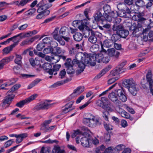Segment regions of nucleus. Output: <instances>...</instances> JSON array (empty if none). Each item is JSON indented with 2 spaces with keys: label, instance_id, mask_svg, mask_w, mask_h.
<instances>
[{
  "label": "nucleus",
  "instance_id": "f257e3e1",
  "mask_svg": "<svg viewBox=\"0 0 153 153\" xmlns=\"http://www.w3.org/2000/svg\"><path fill=\"white\" fill-rule=\"evenodd\" d=\"M93 54H88L85 53H77L75 55V59L72 61L73 63L77 64L79 67L81 68L79 73L82 72L85 69V66L94 65L95 59L94 56H92Z\"/></svg>",
  "mask_w": 153,
  "mask_h": 153
},
{
  "label": "nucleus",
  "instance_id": "f03ea898",
  "mask_svg": "<svg viewBox=\"0 0 153 153\" xmlns=\"http://www.w3.org/2000/svg\"><path fill=\"white\" fill-rule=\"evenodd\" d=\"M118 97L122 102H125L127 100V98L123 88L115 90L114 92H111L108 95V98L110 100L115 102L117 105L120 106L121 105V102L118 100Z\"/></svg>",
  "mask_w": 153,
  "mask_h": 153
},
{
  "label": "nucleus",
  "instance_id": "7ed1b4c3",
  "mask_svg": "<svg viewBox=\"0 0 153 153\" xmlns=\"http://www.w3.org/2000/svg\"><path fill=\"white\" fill-rule=\"evenodd\" d=\"M122 84L123 86L128 89L129 91L132 95H136L139 89L137 87V84L132 78L124 79Z\"/></svg>",
  "mask_w": 153,
  "mask_h": 153
},
{
  "label": "nucleus",
  "instance_id": "20e7f679",
  "mask_svg": "<svg viewBox=\"0 0 153 153\" xmlns=\"http://www.w3.org/2000/svg\"><path fill=\"white\" fill-rule=\"evenodd\" d=\"M103 10L105 13L103 14V17L106 21L111 22L112 18H115L117 17V13L116 12L111 10V6L106 4L103 7Z\"/></svg>",
  "mask_w": 153,
  "mask_h": 153
},
{
  "label": "nucleus",
  "instance_id": "39448f33",
  "mask_svg": "<svg viewBox=\"0 0 153 153\" xmlns=\"http://www.w3.org/2000/svg\"><path fill=\"white\" fill-rule=\"evenodd\" d=\"M59 34L60 36L66 41L68 42L70 41L71 35L68 27L65 26L62 27L60 29Z\"/></svg>",
  "mask_w": 153,
  "mask_h": 153
},
{
  "label": "nucleus",
  "instance_id": "423d86ee",
  "mask_svg": "<svg viewBox=\"0 0 153 153\" xmlns=\"http://www.w3.org/2000/svg\"><path fill=\"white\" fill-rule=\"evenodd\" d=\"M74 63L71 62L70 58H68L66 59L64 64L68 74L71 75L75 73V70L74 67L76 64Z\"/></svg>",
  "mask_w": 153,
  "mask_h": 153
},
{
  "label": "nucleus",
  "instance_id": "0eeeda50",
  "mask_svg": "<svg viewBox=\"0 0 153 153\" xmlns=\"http://www.w3.org/2000/svg\"><path fill=\"white\" fill-rule=\"evenodd\" d=\"M51 105L45 101H41L36 104L33 108V110L35 111H38L41 110H48Z\"/></svg>",
  "mask_w": 153,
  "mask_h": 153
},
{
  "label": "nucleus",
  "instance_id": "6e6552de",
  "mask_svg": "<svg viewBox=\"0 0 153 153\" xmlns=\"http://www.w3.org/2000/svg\"><path fill=\"white\" fill-rule=\"evenodd\" d=\"M146 20H149V22L144 21L143 23V24L146 26H147V27L143 30L142 33L143 35V39L147 40L148 39V36H147L146 38L145 36H146L147 32L149 31L152 27H153V21H152L150 19H146Z\"/></svg>",
  "mask_w": 153,
  "mask_h": 153
},
{
  "label": "nucleus",
  "instance_id": "1a4fd4ad",
  "mask_svg": "<svg viewBox=\"0 0 153 153\" xmlns=\"http://www.w3.org/2000/svg\"><path fill=\"white\" fill-rule=\"evenodd\" d=\"M92 56H94L95 57L94 61V65H91L92 66H94L96 64V62L97 61L98 63L103 62L104 63H107L110 60L109 57L108 56L105 57L100 56L99 55H96L95 54H93L92 55Z\"/></svg>",
  "mask_w": 153,
  "mask_h": 153
},
{
  "label": "nucleus",
  "instance_id": "9d476101",
  "mask_svg": "<svg viewBox=\"0 0 153 153\" xmlns=\"http://www.w3.org/2000/svg\"><path fill=\"white\" fill-rule=\"evenodd\" d=\"M10 93V94H8L4 97L2 102V107H4L6 104L7 105L6 107H8L11 103L12 100L14 98L15 95L13 94Z\"/></svg>",
  "mask_w": 153,
  "mask_h": 153
},
{
  "label": "nucleus",
  "instance_id": "9b49d317",
  "mask_svg": "<svg viewBox=\"0 0 153 153\" xmlns=\"http://www.w3.org/2000/svg\"><path fill=\"white\" fill-rule=\"evenodd\" d=\"M108 54L109 57H111L112 59L115 60L118 58L120 53L116 50L114 48L108 49L107 50Z\"/></svg>",
  "mask_w": 153,
  "mask_h": 153
},
{
  "label": "nucleus",
  "instance_id": "f8f14e48",
  "mask_svg": "<svg viewBox=\"0 0 153 153\" xmlns=\"http://www.w3.org/2000/svg\"><path fill=\"white\" fill-rule=\"evenodd\" d=\"M142 29V25L139 23L136 25L134 23L130 27L129 30L130 32L132 31V34L134 36H136V33Z\"/></svg>",
  "mask_w": 153,
  "mask_h": 153
},
{
  "label": "nucleus",
  "instance_id": "ddd939ff",
  "mask_svg": "<svg viewBox=\"0 0 153 153\" xmlns=\"http://www.w3.org/2000/svg\"><path fill=\"white\" fill-rule=\"evenodd\" d=\"M14 56H10L6 57L2 59L0 61V70L3 69L4 65L12 61L13 58Z\"/></svg>",
  "mask_w": 153,
  "mask_h": 153
},
{
  "label": "nucleus",
  "instance_id": "4468645a",
  "mask_svg": "<svg viewBox=\"0 0 153 153\" xmlns=\"http://www.w3.org/2000/svg\"><path fill=\"white\" fill-rule=\"evenodd\" d=\"M100 33L98 32L94 31V33L92 32L91 35L89 37L88 41L91 43L95 44L97 41V36H100Z\"/></svg>",
  "mask_w": 153,
  "mask_h": 153
},
{
  "label": "nucleus",
  "instance_id": "2eb2a0df",
  "mask_svg": "<svg viewBox=\"0 0 153 153\" xmlns=\"http://www.w3.org/2000/svg\"><path fill=\"white\" fill-rule=\"evenodd\" d=\"M51 7L50 6V5H48L47 6H41L37 7L38 8L37 10V13L41 12L45 14V15H48L50 13V11L49 10H48V9Z\"/></svg>",
  "mask_w": 153,
  "mask_h": 153
},
{
  "label": "nucleus",
  "instance_id": "dca6fc26",
  "mask_svg": "<svg viewBox=\"0 0 153 153\" xmlns=\"http://www.w3.org/2000/svg\"><path fill=\"white\" fill-rule=\"evenodd\" d=\"M74 101H71L69 102L66 104L64 107H62L63 108L62 110V113L63 114H65L68 112L74 109V108H73L72 109L70 108L73 105Z\"/></svg>",
  "mask_w": 153,
  "mask_h": 153
},
{
  "label": "nucleus",
  "instance_id": "f3484780",
  "mask_svg": "<svg viewBox=\"0 0 153 153\" xmlns=\"http://www.w3.org/2000/svg\"><path fill=\"white\" fill-rule=\"evenodd\" d=\"M101 10L102 9H100L94 16L95 20L96 22H99L100 21L102 22L106 21L105 18L103 17V14L102 15L100 12Z\"/></svg>",
  "mask_w": 153,
  "mask_h": 153
},
{
  "label": "nucleus",
  "instance_id": "a211bd4d",
  "mask_svg": "<svg viewBox=\"0 0 153 153\" xmlns=\"http://www.w3.org/2000/svg\"><path fill=\"white\" fill-rule=\"evenodd\" d=\"M52 67V64L48 62H45L42 66V68L43 69L50 75H52L51 68Z\"/></svg>",
  "mask_w": 153,
  "mask_h": 153
},
{
  "label": "nucleus",
  "instance_id": "6ab92c4d",
  "mask_svg": "<svg viewBox=\"0 0 153 153\" xmlns=\"http://www.w3.org/2000/svg\"><path fill=\"white\" fill-rule=\"evenodd\" d=\"M91 117H92V122L91 123H92L93 125L91 126V127H95L97 126L100 125L101 124V122H100V118L99 117H96L94 116H92L91 114H90Z\"/></svg>",
  "mask_w": 153,
  "mask_h": 153
},
{
  "label": "nucleus",
  "instance_id": "aec40b11",
  "mask_svg": "<svg viewBox=\"0 0 153 153\" xmlns=\"http://www.w3.org/2000/svg\"><path fill=\"white\" fill-rule=\"evenodd\" d=\"M111 68V66L110 65H108L104 69L102 70L101 72L99 73L95 77V79H98L100 78L106 72L110 70Z\"/></svg>",
  "mask_w": 153,
  "mask_h": 153
},
{
  "label": "nucleus",
  "instance_id": "412c9836",
  "mask_svg": "<svg viewBox=\"0 0 153 153\" xmlns=\"http://www.w3.org/2000/svg\"><path fill=\"white\" fill-rule=\"evenodd\" d=\"M94 31L92 29L90 28L88 26H86L85 30L82 32L85 37L87 38L89 37L91 35L92 32L94 33Z\"/></svg>",
  "mask_w": 153,
  "mask_h": 153
},
{
  "label": "nucleus",
  "instance_id": "4be33fe9",
  "mask_svg": "<svg viewBox=\"0 0 153 153\" xmlns=\"http://www.w3.org/2000/svg\"><path fill=\"white\" fill-rule=\"evenodd\" d=\"M16 45V44L14 43L4 48L2 50L3 54H7L9 53L10 52L12 51L13 49L15 46Z\"/></svg>",
  "mask_w": 153,
  "mask_h": 153
},
{
  "label": "nucleus",
  "instance_id": "5701e85b",
  "mask_svg": "<svg viewBox=\"0 0 153 153\" xmlns=\"http://www.w3.org/2000/svg\"><path fill=\"white\" fill-rule=\"evenodd\" d=\"M27 136V134L26 133H23L17 135L16 137V143H20L23 140L24 138Z\"/></svg>",
  "mask_w": 153,
  "mask_h": 153
},
{
  "label": "nucleus",
  "instance_id": "b1692460",
  "mask_svg": "<svg viewBox=\"0 0 153 153\" xmlns=\"http://www.w3.org/2000/svg\"><path fill=\"white\" fill-rule=\"evenodd\" d=\"M81 145L85 147H88L89 146V142L88 139L86 137H82L80 140Z\"/></svg>",
  "mask_w": 153,
  "mask_h": 153
},
{
  "label": "nucleus",
  "instance_id": "393cba45",
  "mask_svg": "<svg viewBox=\"0 0 153 153\" xmlns=\"http://www.w3.org/2000/svg\"><path fill=\"white\" fill-rule=\"evenodd\" d=\"M124 27L122 24H120L118 25L114 24L113 26L112 30L113 31H116V33L119 34L120 32L123 29Z\"/></svg>",
  "mask_w": 153,
  "mask_h": 153
},
{
  "label": "nucleus",
  "instance_id": "a878e982",
  "mask_svg": "<svg viewBox=\"0 0 153 153\" xmlns=\"http://www.w3.org/2000/svg\"><path fill=\"white\" fill-rule=\"evenodd\" d=\"M35 8H31L28 10L24 13V17L26 18L30 17L34 15V13L36 12Z\"/></svg>",
  "mask_w": 153,
  "mask_h": 153
},
{
  "label": "nucleus",
  "instance_id": "bb28decb",
  "mask_svg": "<svg viewBox=\"0 0 153 153\" xmlns=\"http://www.w3.org/2000/svg\"><path fill=\"white\" fill-rule=\"evenodd\" d=\"M146 79L149 85L153 84V79L152 78V72L150 70H149L146 74Z\"/></svg>",
  "mask_w": 153,
  "mask_h": 153
},
{
  "label": "nucleus",
  "instance_id": "cd10ccee",
  "mask_svg": "<svg viewBox=\"0 0 153 153\" xmlns=\"http://www.w3.org/2000/svg\"><path fill=\"white\" fill-rule=\"evenodd\" d=\"M83 123L86 125L91 127L93 125L91 123L92 122V117H91L84 118L82 120Z\"/></svg>",
  "mask_w": 153,
  "mask_h": 153
},
{
  "label": "nucleus",
  "instance_id": "c85d7f7f",
  "mask_svg": "<svg viewBox=\"0 0 153 153\" xmlns=\"http://www.w3.org/2000/svg\"><path fill=\"white\" fill-rule=\"evenodd\" d=\"M15 82H16L14 81V79H12L6 83L1 85L0 86V89H7L5 88L6 87L12 85Z\"/></svg>",
  "mask_w": 153,
  "mask_h": 153
},
{
  "label": "nucleus",
  "instance_id": "c756f323",
  "mask_svg": "<svg viewBox=\"0 0 153 153\" xmlns=\"http://www.w3.org/2000/svg\"><path fill=\"white\" fill-rule=\"evenodd\" d=\"M74 40L77 42H80L83 38L82 34L79 32H76L73 36Z\"/></svg>",
  "mask_w": 153,
  "mask_h": 153
},
{
  "label": "nucleus",
  "instance_id": "7c9ffc66",
  "mask_svg": "<svg viewBox=\"0 0 153 153\" xmlns=\"http://www.w3.org/2000/svg\"><path fill=\"white\" fill-rule=\"evenodd\" d=\"M62 52L64 53L63 51H62L61 48L59 47L56 46L54 47L53 48L52 47V54L53 55H58L61 53Z\"/></svg>",
  "mask_w": 153,
  "mask_h": 153
},
{
  "label": "nucleus",
  "instance_id": "2f4dec72",
  "mask_svg": "<svg viewBox=\"0 0 153 153\" xmlns=\"http://www.w3.org/2000/svg\"><path fill=\"white\" fill-rule=\"evenodd\" d=\"M22 57L21 55L17 54L16 55V58L14 60V62L20 67H22Z\"/></svg>",
  "mask_w": 153,
  "mask_h": 153
},
{
  "label": "nucleus",
  "instance_id": "473e14b6",
  "mask_svg": "<svg viewBox=\"0 0 153 153\" xmlns=\"http://www.w3.org/2000/svg\"><path fill=\"white\" fill-rule=\"evenodd\" d=\"M114 42L110 39H106L104 40L102 45L105 47L106 48H109L111 47L114 44Z\"/></svg>",
  "mask_w": 153,
  "mask_h": 153
},
{
  "label": "nucleus",
  "instance_id": "72a5a7b5",
  "mask_svg": "<svg viewBox=\"0 0 153 153\" xmlns=\"http://www.w3.org/2000/svg\"><path fill=\"white\" fill-rule=\"evenodd\" d=\"M61 67V65L59 64H56L53 66V68L52 69V74L56 75L57 74V71H58L59 68Z\"/></svg>",
  "mask_w": 153,
  "mask_h": 153
},
{
  "label": "nucleus",
  "instance_id": "f704fd0d",
  "mask_svg": "<svg viewBox=\"0 0 153 153\" xmlns=\"http://www.w3.org/2000/svg\"><path fill=\"white\" fill-rule=\"evenodd\" d=\"M129 32L128 30L124 29V28L120 32L119 34L121 37L123 38H126L129 34Z\"/></svg>",
  "mask_w": 153,
  "mask_h": 153
},
{
  "label": "nucleus",
  "instance_id": "c9c22d12",
  "mask_svg": "<svg viewBox=\"0 0 153 153\" xmlns=\"http://www.w3.org/2000/svg\"><path fill=\"white\" fill-rule=\"evenodd\" d=\"M47 1L46 0H42L36 5V7L38 6H47L48 5H50V6H52V4L50 3H47Z\"/></svg>",
  "mask_w": 153,
  "mask_h": 153
},
{
  "label": "nucleus",
  "instance_id": "e433bc0d",
  "mask_svg": "<svg viewBox=\"0 0 153 153\" xmlns=\"http://www.w3.org/2000/svg\"><path fill=\"white\" fill-rule=\"evenodd\" d=\"M43 43L46 44H51V42H54V43H56V45L57 44L55 42H53L52 41V38L50 37H46L44 38L42 40Z\"/></svg>",
  "mask_w": 153,
  "mask_h": 153
},
{
  "label": "nucleus",
  "instance_id": "4c0bfd02",
  "mask_svg": "<svg viewBox=\"0 0 153 153\" xmlns=\"http://www.w3.org/2000/svg\"><path fill=\"white\" fill-rule=\"evenodd\" d=\"M41 80L39 79H35L34 81L32 82V83L30 84L28 86L27 88L28 89H30L36 85H37L40 81Z\"/></svg>",
  "mask_w": 153,
  "mask_h": 153
},
{
  "label": "nucleus",
  "instance_id": "58836bf2",
  "mask_svg": "<svg viewBox=\"0 0 153 153\" xmlns=\"http://www.w3.org/2000/svg\"><path fill=\"white\" fill-rule=\"evenodd\" d=\"M116 12V11H115ZM117 13V16H119L122 17H126V11L123 9H120L118 12L116 11Z\"/></svg>",
  "mask_w": 153,
  "mask_h": 153
},
{
  "label": "nucleus",
  "instance_id": "ea45409f",
  "mask_svg": "<svg viewBox=\"0 0 153 153\" xmlns=\"http://www.w3.org/2000/svg\"><path fill=\"white\" fill-rule=\"evenodd\" d=\"M84 87L83 86H79L74 91V93L80 94L82 93L84 91Z\"/></svg>",
  "mask_w": 153,
  "mask_h": 153
},
{
  "label": "nucleus",
  "instance_id": "a19ab883",
  "mask_svg": "<svg viewBox=\"0 0 153 153\" xmlns=\"http://www.w3.org/2000/svg\"><path fill=\"white\" fill-rule=\"evenodd\" d=\"M86 21V20H82L81 22V25H79L78 26L79 29L82 32L84 30H85V27H86V22H85V21Z\"/></svg>",
  "mask_w": 153,
  "mask_h": 153
},
{
  "label": "nucleus",
  "instance_id": "79ce46f5",
  "mask_svg": "<svg viewBox=\"0 0 153 153\" xmlns=\"http://www.w3.org/2000/svg\"><path fill=\"white\" fill-rule=\"evenodd\" d=\"M21 86V85L20 84H16L13 85L11 88L7 92V93L8 94L9 93H12V92L14 91H15L18 89Z\"/></svg>",
  "mask_w": 153,
  "mask_h": 153
},
{
  "label": "nucleus",
  "instance_id": "37998d69",
  "mask_svg": "<svg viewBox=\"0 0 153 153\" xmlns=\"http://www.w3.org/2000/svg\"><path fill=\"white\" fill-rule=\"evenodd\" d=\"M121 37L119 34L116 33V34H113L111 37V40L113 42H116L117 40H119Z\"/></svg>",
  "mask_w": 153,
  "mask_h": 153
},
{
  "label": "nucleus",
  "instance_id": "c03bdc74",
  "mask_svg": "<svg viewBox=\"0 0 153 153\" xmlns=\"http://www.w3.org/2000/svg\"><path fill=\"white\" fill-rule=\"evenodd\" d=\"M98 45L94 44L92 45L90 48V51L92 52L95 53L98 50Z\"/></svg>",
  "mask_w": 153,
  "mask_h": 153
},
{
  "label": "nucleus",
  "instance_id": "a18cd8bd",
  "mask_svg": "<svg viewBox=\"0 0 153 153\" xmlns=\"http://www.w3.org/2000/svg\"><path fill=\"white\" fill-rule=\"evenodd\" d=\"M38 96V95L37 94H34L30 96L28 98L25 99L26 100L27 103H28L30 102L35 100L36 98Z\"/></svg>",
  "mask_w": 153,
  "mask_h": 153
},
{
  "label": "nucleus",
  "instance_id": "49530a36",
  "mask_svg": "<svg viewBox=\"0 0 153 153\" xmlns=\"http://www.w3.org/2000/svg\"><path fill=\"white\" fill-rule=\"evenodd\" d=\"M104 127L105 130L108 131L113 130V127L112 125L109 124H107L105 122L103 123Z\"/></svg>",
  "mask_w": 153,
  "mask_h": 153
},
{
  "label": "nucleus",
  "instance_id": "de8ad7c7",
  "mask_svg": "<svg viewBox=\"0 0 153 153\" xmlns=\"http://www.w3.org/2000/svg\"><path fill=\"white\" fill-rule=\"evenodd\" d=\"M58 29H55L54 31L52 33L54 38L57 40H59L60 38L59 34L58 33Z\"/></svg>",
  "mask_w": 153,
  "mask_h": 153
},
{
  "label": "nucleus",
  "instance_id": "09e8293b",
  "mask_svg": "<svg viewBox=\"0 0 153 153\" xmlns=\"http://www.w3.org/2000/svg\"><path fill=\"white\" fill-rule=\"evenodd\" d=\"M102 116L104 119L106 121H109L108 116L109 113L108 111H104L102 112Z\"/></svg>",
  "mask_w": 153,
  "mask_h": 153
},
{
  "label": "nucleus",
  "instance_id": "8fccbe9b",
  "mask_svg": "<svg viewBox=\"0 0 153 153\" xmlns=\"http://www.w3.org/2000/svg\"><path fill=\"white\" fill-rule=\"evenodd\" d=\"M135 4L140 7H143L145 5V2L143 0H137L135 1Z\"/></svg>",
  "mask_w": 153,
  "mask_h": 153
},
{
  "label": "nucleus",
  "instance_id": "3c124183",
  "mask_svg": "<svg viewBox=\"0 0 153 153\" xmlns=\"http://www.w3.org/2000/svg\"><path fill=\"white\" fill-rule=\"evenodd\" d=\"M25 99L20 101V102H17L16 104V106L19 107V108H22L23 106L26 104L27 103Z\"/></svg>",
  "mask_w": 153,
  "mask_h": 153
},
{
  "label": "nucleus",
  "instance_id": "603ef678",
  "mask_svg": "<svg viewBox=\"0 0 153 153\" xmlns=\"http://www.w3.org/2000/svg\"><path fill=\"white\" fill-rule=\"evenodd\" d=\"M140 15L141 16H140L138 22H140L143 24L144 21H145V22H149V20H146V19L143 17V16L144 15L143 13H140Z\"/></svg>",
  "mask_w": 153,
  "mask_h": 153
},
{
  "label": "nucleus",
  "instance_id": "864d4df0",
  "mask_svg": "<svg viewBox=\"0 0 153 153\" xmlns=\"http://www.w3.org/2000/svg\"><path fill=\"white\" fill-rule=\"evenodd\" d=\"M119 113H120L121 116L127 119L128 117H129V116L130 114L128 113L122 109H121V111Z\"/></svg>",
  "mask_w": 153,
  "mask_h": 153
},
{
  "label": "nucleus",
  "instance_id": "5fc2aeb1",
  "mask_svg": "<svg viewBox=\"0 0 153 153\" xmlns=\"http://www.w3.org/2000/svg\"><path fill=\"white\" fill-rule=\"evenodd\" d=\"M54 56L51 57V59L53 60V62L55 63L58 62L60 59V55H54Z\"/></svg>",
  "mask_w": 153,
  "mask_h": 153
},
{
  "label": "nucleus",
  "instance_id": "6e6d98bb",
  "mask_svg": "<svg viewBox=\"0 0 153 153\" xmlns=\"http://www.w3.org/2000/svg\"><path fill=\"white\" fill-rule=\"evenodd\" d=\"M66 75V72L65 70L64 69L60 71L59 74V77L61 79H62L65 78Z\"/></svg>",
  "mask_w": 153,
  "mask_h": 153
},
{
  "label": "nucleus",
  "instance_id": "4d7b16f0",
  "mask_svg": "<svg viewBox=\"0 0 153 153\" xmlns=\"http://www.w3.org/2000/svg\"><path fill=\"white\" fill-rule=\"evenodd\" d=\"M13 140H10L4 143V147L7 148L13 144Z\"/></svg>",
  "mask_w": 153,
  "mask_h": 153
},
{
  "label": "nucleus",
  "instance_id": "13d9d810",
  "mask_svg": "<svg viewBox=\"0 0 153 153\" xmlns=\"http://www.w3.org/2000/svg\"><path fill=\"white\" fill-rule=\"evenodd\" d=\"M95 103L97 106L102 108L105 103L102 100H98L96 101Z\"/></svg>",
  "mask_w": 153,
  "mask_h": 153
},
{
  "label": "nucleus",
  "instance_id": "bf43d9fd",
  "mask_svg": "<svg viewBox=\"0 0 153 153\" xmlns=\"http://www.w3.org/2000/svg\"><path fill=\"white\" fill-rule=\"evenodd\" d=\"M43 52L45 54H47L51 53H52V47H49L45 48Z\"/></svg>",
  "mask_w": 153,
  "mask_h": 153
},
{
  "label": "nucleus",
  "instance_id": "052dcab7",
  "mask_svg": "<svg viewBox=\"0 0 153 153\" xmlns=\"http://www.w3.org/2000/svg\"><path fill=\"white\" fill-rule=\"evenodd\" d=\"M44 47V44L42 43H40L37 45L36 49L38 51H41Z\"/></svg>",
  "mask_w": 153,
  "mask_h": 153
},
{
  "label": "nucleus",
  "instance_id": "680f3d73",
  "mask_svg": "<svg viewBox=\"0 0 153 153\" xmlns=\"http://www.w3.org/2000/svg\"><path fill=\"white\" fill-rule=\"evenodd\" d=\"M78 51L74 48H72L70 51L69 53L71 55L76 54L77 53Z\"/></svg>",
  "mask_w": 153,
  "mask_h": 153
},
{
  "label": "nucleus",
  "instance_id": "e2e57ef3",
  "mask_svg": "<svg viewBox=\"0 0 153 153\" xmlns=\"http://www.w3.org/2000/svg\"><path fill=\"white\" fill-rule=\"evenodd\" d=\"M102 108L105 110V111L108 112L109 111H111L112 110L111 108L109 107L108 105L105 104V103L104 104Z\"/></svg>",
  "mask_w": 153,
  "mask_h": 153
},
{
  "label": "nucleus",
  "instance_id": "0e129e2a",
  "mask_svg": "<svg viewBox=\"0 0 153 153\" xmlns=\"http://www.w3.org/2000/svg\"><path fill=\"white\" fill-rule=\"evenodd\" d=\"M38 13L39 14L36 16V19H41L44 17L45 16H47L45 14L41 12Z\"/></svg>",
  "mask_w": 153,
  "mask_h": 153
},
{
  "label": "nucleus",
  "instance_id": "69168bd1",
  "mask_svg": "<svg viewBox=\"0 0 153 153\" xmlns=\"http://www.w3.org/2000/svg\"><path fill=\"white\" fill-rule=\"evenodd\" d=\"M104 140L106 142L109 141L110 140V135L108 133L105 134L104 136Z\"/></svg>",
  "mask_w": 153,
  "mask_h": 153
},
{
  "label": "nucleus",
  "instance_id": "338daca9",
  "mask_svg": "<svg viewBox=\"0 0 153 153\" xmlns=\"http://www.w3.org/2000/svg\"><path fill=\"white\" fill-rule=\"evenodd\" d=\"M118 79V78L117 77H116L111 78L108 80V84H111L114 82L115 81L117 80Z\"/></svg>",
  "mask_w": 153,
  "mask_h": 153
},
{
  "label": "nucleus",
  "instance_id": "774afa93",
  "mask_svg": "<svg viewBox=\"0 0 153 153\" xmlns=\"http://www.w3.org/2000/svg\"><path fill=\"white\" fill-rule=\"evenodd\" d=\"M140 13H139L137 15H133L132 17V19L134 20L137 21L138 22L140 16H141L140 15Z\"/></svg>",
  "mask_w": 153,
  "mask_h": 153
}]
</instances>
